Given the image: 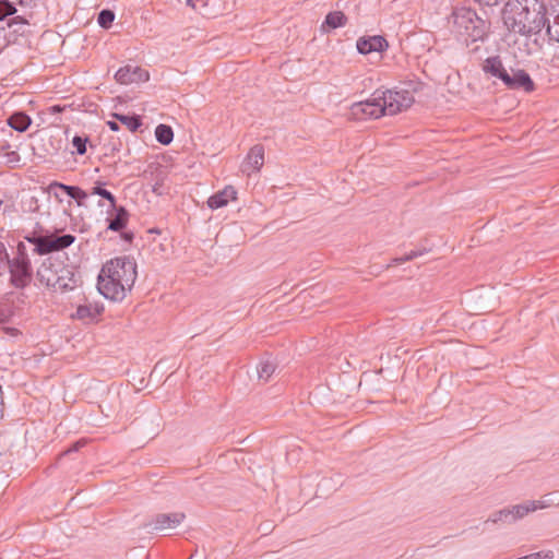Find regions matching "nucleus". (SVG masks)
<instances>
[{
	"mask_svg": "<svg viewBox=\"0 0 559 559\" xmlns=\"http://www.w3.org/2000/svg\"><path fill=\"white\" fill-rule=\"evenodd\" d=\"M136 263L130 257H117L108 260L97 277V289L105 298L121 301L132 289L136 281Z\"/></svg>",
	"mask_w": 559,
	"mask_h": 559,
	"instance_id": "nucleus-1",
	"label": "nucleus"
},
{
	"mask_svg": "<svg viewBox=\"0 0 559 559\" xmlns=\"http://www.w3.org/2000/svg\"><path fill=\"white\" fill-rule=\"evenodd\" d=\"M502 20L513 33H538L546 24V8L539 0H508L502 9Z\"/></svg>",
	"mask_w": 559,
	"mask_h": 559,
	"instance_id": "nucleus-2",
	"label": "nucleus"
},
{
	"mask_svg": "<svg viewBox=\"0 0 559 559\" xmlns=\"http://www.w3.org/2000/svg\"><path fill=\"white\" fill-rule=\"evenodd\" d=\"M452 29L464 41L475 43L484 39L486 22L472 9L460 8L452 14Z\"/></svg>",
	"mask_w": 559,
	"mask_h": 559,
	"instance_id": "nucleus-3",
	"label": "nucleus"
},
{
	"mask_svg": "<svg viewBox=\"0 0 559 559\" xmlns=\"http://www.w3.org/2000/svg\"><path fill=\"white\" fill-rule=\"evenodd\" d=\"M383 115H397L408 109L414 103V96L411 92L402 90H386L379 92Z\"/></svg>",
	"mask_w": 559,
	"mask_h": 559,
	"instance_id": "nucleus-4",
	"label": "nucleus"
},
{
	"mask_svg": "<svg viewBox=\"0 0 559 559\" xmlns=\"http://www.w3.org/2000/svg\"><path fill=\"white\" fill-rule=\"evenodd\" d=\"M383 116L379 91L373 93L368 99L353 103L348 108V117L355 121L379 119Z\"/></svg>",
	"mask_w": 559,
	"mask_h": 559,
	"instance_id": "nucleus-5",
	"label": "nucleus"
},
{
	"mask_svg": "<svg viewBox=\"0 0 559 559\" xmlns=\"http://www.w3.org/2000/svg\"><path fill=\"white\" fill-rule=\"evenodd\" d=\"M75 238L72 235H50L29 239V241L35 246V252L38 254H46L52 251L62 250L71 246Z\"/></svg>",
	"mask_w": 559,
	"mask_h": 559,
	"instance_id": "nucleus-6",
	"label": "nucleus"
},
{
	"mask_svg": "<svg viewBox=\"0 0 559 559\" xmlns=\"http://www.w3.org/2000/svg\"><path fill=\"white\" fill-rule=\"evenodd\" d=\"M552 504L554 503L549 498H542L539 500L527 501L522 504L514 506L509 510L501 511L500 515L504 516L506 519L511 518V520H516L527 515L531 512L549 508Z\"/></svg>",
	"mask_w": 559,
	"mask_h": 559,
	"instance_id": "nucleus-7",
	"label": "nucleus"
},
{
	"mask_svg": "<svg viewBox=\"0 0 559 559\" xmlns=\"http://www.w3.org/2000/svg\"><path fill=\"white\" fill-rule=\"evenodd\" d=\"M103 312V305L96 301H86L82 305H79L71 317L74 320H79L83 323L91 324L96 323L99 320Z\"/></svg>",
	"mask_w": 559,
	"mask_h": 559,
	"instance_id": "nucleus-8",
	"label": "nucleus"
},
{
	"mask_svg": "<svg viewBox=\"0 0 559 559\" xmlns=\"http://www.w3.org/2000/svg\"><path fill=\"white\" fill-rule=\"evenodd\" d=\"M264 164V147L260 144L252 146L246 155L241 170L247 176L257 174L261 170Z\"/></svg>",
	"mask_w": 559,
	"mask_h": 559,
	"instance_id": "nucleus-9",
	"label": "nucleus"
},
{
	"mask_svg": "<svg viewBox=\"0 0 559 559\" xmlns=\"http://www.w3.org/2000/svg\"><path fill=\"white\" fill-rule=\"evenodd\" d=\"M59 266L61 261L48 259L39 266L37 271L38 280L41 284L52 289H56L58 283Z\"/></svg>",
	"mask_w": 559,
	"mask_h": 559,
	"instance_id": "nucleus-10",
	"label": "nucleus"
},
{
	"mask_svg": "<svg viewBox=\"0 0 559 559\" xmlns=\"http://www.w3.org/2000/svg\"><path fill=\"white\" fill-rule=\"evenodd\" d=\"M150 74L146 70L132 66L120 68L115 74L116 81L120 84L146 82Z\"/></svg>",
	"mask_w": 559,
	"mask_h": 559,
	"instance_id": "nucleus-11",
	"label": "nucleus"
},
{
	"mask_svg": "<svg viewBox=\"0 0 559 559\" xmlns=\"http://www.w3.org/2000/svg\"><path fill=\"white\" fill-rule=\"evenodd\" d=\"M502 82L511 90L522 88L527 93L535 90V84L528 73L521 69L513 71L511 74L507 72Z\"/></svg>",
	"mask_w": 559,
	"mask_h": 559,
	"instance_id": "nucleus-12",
	"label": "nucleus"
},
{
	"mask_svg": "<svg viewBox=\"0 0 559 559\" xmlns=\"http://www.w3.org/2000/svg\"><path fill=\"white\" fill-rule=\"evenodd\" d=\"M388 46V41L382 36L360 37L356 43L357 50L362 55L382 52Z\"/></svg>",
	"mask_w": 559,
	"mask_h": 559,
	"instance_id": "nucleus-13",
	"label": "nucleus"
},
{
	"mask_svg": "<svg viewBox=\"0 0 559 559\" xmlns=\"http://www.w3.org/2000/svg\"><path fill=\"white\" fill-rule=\"evenodd\" d=\"M235 200H237L236 189L233 186H226L223 190L211 195L206 203L210 209L217 210Z\"/></svg>",
	"mask_w": 559,
	"mask_h": 559,
	"instance_id": "nucleus-14",
	"label": "nucleus"
},
{
	"mask_svg": "<svg viewBox=\"0 0 559 559\" xmlns=\"http://www.w3.org/2000/svg\"><path fill=\"white\" fill-rule=\"evenodd\" d=\"M78 284L79 278L75 276L73 270L61 262V266H59L58 283L56 284L55 290H72L78 286Z\"/></svg>",
	"mask_w": 559,
	"mask_h": 559,
	"instance_id": "nucleus-15",
	"label": "nucleus"
},
{
	"mask_svg": "<svg viewBox=\"0 0 559 559\" xmlns=\"http://www.w3.org/2000/svg\"><path fill=\"white\" fill-rule=\"evenodd\" d=\"M11 272L15 285L24 286L26 284V280L31 274L29 262L24 258L15 259L12 264Z\"/></svg>",
	"mask_w": 559,
	"mask_h": 559,
	"instance_id": "nucleus-16",
	"label": "nucleus"
},
{
	"mask_svg": "<svg viewBox=\"0 0 559 559\" xmlns=\"http://www.w3.org/2000/svg\"><path fill=\"white\" fill-rule=\"evenodd\" d=\"M347 24V16L342 11L329 12L320 26L322 33L343 27Z\"/></svg>",
	"mask_w": 559,
	"mask_h": 559,
	"instance_id": "nucleus-17",
	"label": "nucleus"
},
{
	"mask_svg": "<svg viewBox=\"0 0 559 559\" xmlns=\"http://www.w3.org/2000/svg\"><path fill=\"white\" fill-rule=\"evenodd\" d=\"M481 69L485 73L499 78L501 81H503L508 72L498 57L487 58Z\"/></svg>",
	"mask_w": 559,
	"mask_h": 559,
	"instance_id": "nucleus-18",
	"label": "nucleus"
},
{
	"mask_svg": "<svg viewBox=\"0 0 559 559\" xmlns=\"http://www.w3.org/2000/svg\"><path fill=\"white\" fill-rule=\"evenodd\" d=\"M276 368L277 366L273 360H261L257 366V373L259 380H261L263 383L269 382L274 372L276 371Z\"/></svg>",
	"mask_w": 559,
	"mask_h": 559,
	"instance_id": "nucleus-19",
	"label": "nucleus"
},
{
	"mask_svg": "<svg viewBox=\"0 0 559 559\" xmlns=\"http://www.w3.org/2000/svg\"><path fill=\"white\" fill-rule=\"evenodd\" d=\"M217 3L218 0H187L188 5L206 16L214 13L213 5Z\"/></svg>",
	"mask_w": 559,
	"mask_h": 559,
	"instance_id": "nucleus-20",
	"label": "nucleus"
},
{
	"mask_svg": "<svg viewBox=\"0 0 559 559\" xmlns=\"http://www.w3.org/2000/svg\"><path fill=\"white\" fill-rule=\"evenodd\" d=\"M183 519V513L162 514L157 516L156 523L159 528H170L179 525Z\"/></svg>",
	"mask_w": 559,
	"mask_h": 559,
	"instance_id": "nucleus-21",
	"label": "nucleus"
},
{
	"mask_svg": "<svg viewBox=\"0 0 559 559\" xmlns=\"http://www.w3.org/2000/svg\"><path fill=\"white\" fill-rule=\"evenodd\" d=\"M8 123L14 130L23 132L29 127L31 118L23 112H15L9 118Z\"/></svg>",
	"mask_w": 559,
	"mask_h": 559,
	"instance_id": "nucleus-22",
	"label": "nucleus"
},
{
	"mask_svg": "<svg viewBox=\"0 0 559 559\" xmlns=\"http://www.w3.org/2000/svg\"><path fill=\"white\" fill-rule=\"evenodd\" d=\"M155 138L160 144L168 145L173 142L174 131L167 124H158L155 129Z\"/></svg>",
	"mask_w": 559,
	"mask_h": 559,
	"instance_id": "nucleus-23",
	"label": "nucleus"
},
{
	"mask_svg": "<svg viewBox=\"0 0 559 559\" xmlns=\"http://www.w3.org/2000/svg\"><path fill=\"white\" fill-rule=\"evenodd\" d=\"M22 210L25 213H35L39 210V200L35 195H26L22 200Z\"/></svg>",
	"mask_w": 559,
	"mask_h": 559,
	"instance_id": "nucleus-24",
	"label": "nucleus"
},
{
	"mask_svg": "<svg viewBox=\"0 0 559 559\" xmlns=\"http://www.w3.org/2000/svg\"><path fill=\"white\" fill-rule=\"evenodd\" d=\"M64 193L76 200L78 205H82L83 201L87 198V193L84 190L74 186H67V188H64Z\"/></svg>",
	"mask_w": 559,
	"mask_h": 559,
	"instance_id": "nucleus-25",
	"label": "nucleus"
},
{
	"mask_svg": "<svg viewBox=\"0 0 559 559\" xmlns=\"http://www.w3.org/2000/svg\"><path fill=\"white\" fill-rule=\"evenodd\" d=\"M1 156L8 164H16L20 162L19 153L14 151L9 144H5L1 147Z\"/></svg>",
	"mask_w": 559,
	"mask_h": 559,
	"instance_id": "nucleus-26",
	"label": "nucleus"
},
{
	"mask_svg": "<svg viewBox=\"0 0 559 559\" xmlns=\"http://www.w3.org/2000/svg\"><path fill=\"white\" fill-rule=\"evenodd\" d=\"M115 117L119 119L130 131H135L141 126V121L138 117L123 115H115Z\"/></svg>",
	"mask_w": 559,
	"mask_h": 559,
	"instance_id": "nucleus-27",
	"label": "nucleus"
},
{
	"mask_svg": "<svg viewBox=\"0 0 559 559\" xmlns=\"http://www.w3.org/2000/svg\"><path fill=\"white\" fill-rule=\"evenodd\" d=\"M115 20L114 12L109 10H103L98 15V23L102 27L108 28Z\"/></svg>",
	"mask_w": 559,
	"mask_h": 559,
	"instance_id": "nucleus-28",
	"label": "nucleus"
},
{
	"mask_svg": "<svg viewBox=\"0 0 559 559\" xmlns=\"http://www.w3.org/2000/svg\"><path fill=\"white\" fill-rule=\"evenodd\" d=\"M64 188H67L66 185L55 181V182H51L47 187V192L49 194H51L52 197H55L56 199L60 200L61 199V192L64 193Z\"/></svg>",
	"mask_w": 559,
	"mask_h": 559,
	"instance_id": "nucleus-29",
	"label": "nucleus"
},
{
	"mask_svg": "<svg viewBox=\"0 0 559 559\" xmlns=\"http://www.w3.org/2000/svg\"><path fill=\"white\" fill-rule=\"evenodd\" d=\"M93 194L100 195V197L107 199L110 202L111 205H115V202H116L115 197L108 190L103 189L100 187H94L93 188Z\"/></svg>",
	"mask_w": 559,
	"mask_h": 559,
	"instance_id": "nucleus-30",
	"label": "nucleus"
},
{
	"mask_svg": "<svg viewBox=\"0 0 559 559\" xmlns=\"http://www.w3.org/2000/svg\"><path fill=\"white\" fill-rule=\"evenodd\" d=\"M14 13L15 8L11 3L8 1L0 2V20Z\"/></svg>",
	"mask_w": 559,
	"mask_h": 559,
	"instance_id": "nucleus-31",
	"label": "nucleus"
},
{
	"mask_svg": "<svg viewBox=\"0 0 559 559\" xmlns=\"http://www.w3.org/2000/svg\"><path fill=\"white\" fill-rule=\"evenodd\" d=\"M72 144L75 147L76 152L83 155L86 152V140L81 136H74L72 140Z\"/></svg>",
	"mask_w": 559,
	"mask_h": 559,
	"instance_id": "nucleus-32",
	"label": "nucleus"
},
{
	"mask_svg": "<svg viewBox=\"0 0 559 559\" xmlns=\"http://www.w3.org/2000/svg\"><path fill=\"white\" fill-rule=\"evenodd\" d=\"M126 219L122 217L121 214H119L115 219H112L109 224V229L111 230H120L124 227Z\"/></svg>",
	"mask_w": 559,
	"mask_h": 559,
	"instance_id": "nucleus-33",
	"label": "nucleus"
},
{
	"mask_svg": "<svg viewBox=\"0 0 559 559\" xmlns=\"http://www.w3.org/2000/svg\"><path fill=\"white\" fill-rule=\"evenodd\" d=\"M548 33L559 41V16H556L554 23L548 25Z\"/></svg>",
	"mask_w": 559,
	"mask_h": 559,
	"instance_id": "nucleus-34",
	"label": "nucleus"
},
{
	"mask_svg": "<svg viewBox=\"0 0 559 559\" xmlns=\"http://www.w3.org/2000/svg\"><path fill=\"white\" fill-rule=\"evenodd\" d=\"M475 1L478 2L479 4L492 7V5L498 4L501 0H475Z\"/></svg>",
	"mask_w": 559,
	"mask_h": 559,
	"instance_id": "nucleus-35",
	"label": "nucleus"
},
{
	"mask_svg": "<svg viewBox=\"0 0 559 559\" xmlns=\"http://www.w3.org/2000/svg\"><path fill=\"white\" fill-rule=\"evenodd\" d=\"M153 192H154L155 194H157V195H162V194H163V192H162V185H160V183H158V182H157V183H155V185L153 186Z\"/></svg>",
	"mask_w": 559,
	"mask_h": 559,
	"instance_id": "nucleus-36",
	"label": "nucleus"
},
{
	"mask_svg": "<svg viewBox=\"0 0 559 559\" xmlns=\"http://www.w3.org/2000/svg\"><path fill=\"white\" fill-rule=\"evenodd\" d=\"M107 126L110 128V130L112 131H118L119 130V126L117 122L115 121H107Z\"/></svg>",
	"mask_w": 559,
	"mask_h": 559,
	"instance_id": "nucleus-37",
	"label": "nucleus"
},
{
	"mask_svg": "<svg viewBox=\"0 0 559 559\" xmlns=\"http://www.w3.org/2000/svg\"><path fill=\"white\" fill-rule=\"evenodd\" d=\"M7 258L5 249L2 243H0V262Z\"/></svg>",
	"mask_w": 559,
	"mask_h": 559,
	"instance_id": "nucleus-38",
	"label": "nucleus"
},
{
	"mask_svg": "<svg viewBox=\"0 0 559 559\" xmlns=\"http://www.w3.org/2000/svg\"><path fill=\"white\" fill-rule=\"evenodd\" d=\"M411 259H412V257H407V258H405V259H402L401 261H408V260H411Z\"/></svg>",
	"mask_w": 559,
	"mask_h": 559,
	"instance_id": "nucleus-39",
	"label": "nucleus"
}]
</instances>
